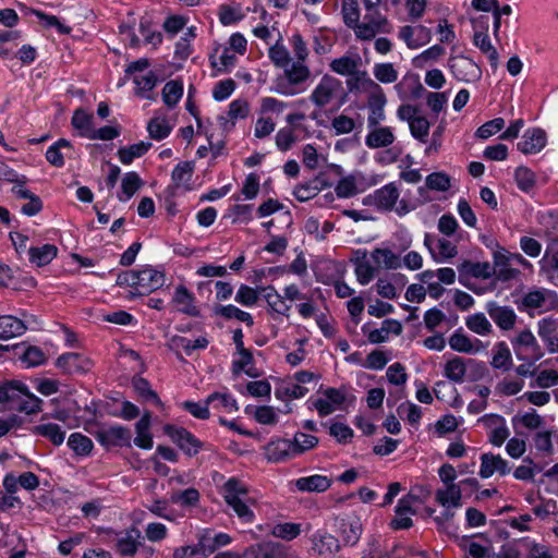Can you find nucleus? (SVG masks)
I'll return each instance as SVG.
<instances>
[{
  "instance_id": "obj_1",
  "label": "nucleus",
  "mask_w": 558,
  "mask_h": 558,
  "mask_svg": "<svg viewBox=\"0 0 558 558\" xmlns=\"http://www.w3.org/2000/svg\"><path fill=\"white\" fill-rule=\"evenodd\" d=\"M345 74V72H341ZM367 72H347L349 78L347 81L350 92H371L367 100V124L368 126H377L385 120L386 97L380 87L372 80L366 77Z\"/></svg>"
},
{
  "instance_id": "obj_2",
  "label": "nucleus",
  "mask_w": 558,
  "mask_h": 558,
  "mask_svg": "<svg viewBox=\"0 0 558 558\" xmlns=\"http://www.w3.org/2000/svg\"><path fill=\"white\" fill-rule=\"evenodd\" d=\"M225 501L230 506L236 515L244 522L254 520V512L250 509L248 489L246 485L235 477L229 478L221 487Z\"/></svg>"
},
{
  "instance_id": "obj_3",
  "label": "nucleus",
  "mask_w": 558,
  "mask_h": 558,
  "mask_svg": "<svg viewBox=\"0 0 558 558\" xmlns=\"http://www.w3.org/2000/svg\"><path fill=\"white\" fill-rule=\"evenodd\" d=\"M520 308L530 315L558 311V295L547 289H536L525 293L521 300Z\"/></svg>"
},
{
  "instance_id": "obj_4",
  "label": "nucleus",
  "mask_w": 558,
  "mask_h": 558,
  "mask_svg": "<svg viewBox=\"0 0 558 558\" xmlns=\"http://www.w3.org/2000/svg\"><path fill=\"white\" fill-rule=\"evenodd\" d=\"M391 29L392 26L388 19L377 11L366 12L363 21H359L353 31L356 38L361 40H371L375 38L377 34H389Z\"/></svg>"
},
{
  "instance_id": "obj_5",
  "label": "nucleus",
  "mask_w": 558,
  "mask_h": 558,
  "mask_svg": "<svg viewBox=\"0 0 558 558\" xmlns=\"http://www.w3.org/2000/svg\"><path fill=\"white\" fill-rule=\"evenodd\" d=\"M94 436L96 440L106 449L114 447H130L132 433L128 427L121 425L100 426Z\"/></svg>"
},
{
  "instance_id": "obj_6",
  "label": "nucleus",
  "mask_w": 558,
  "mask_h": 558,
  "mask_svg": "<svg viewBox=\"0 0 558 558\" xmlns=\"http://www.w3.org/2000/svg\"><path fill=\"white\" fill-rule=\"evenodd\" d=\"M310 555L317 558H331L339 553V539L327 531L318 530L310 538Z\"/></svg>"
},
{
  "instance_id": "obj_7",
  "label": "nucleus",
  "mask_w": 558,
  "mask_h": 558,
  "mask_svg": "<svg viewBox=\"0 0 558 558\" xmlns=\"http://www.w3.org/2000/svg\"><path fill=\"white\" fill-rule=\"evenodd\" d=\"M109 533L113 535L114 549L122 557H133L143 546L141 531L135 527L120 532L110 531Z\"/></svg>"
},
{
  "instance_id": "obj_8",
  "label": "nucleus",
  "mask_w": 558,
  "mask_h": 558,
  "mask_svg": "<svg viewBox=\"0 0 558 558\" xmlns=\"http://www.w3.org/2000/svg\"><path fill=\"white\" fill-rule=\"evenodd\" d=\"M418 502V497L413 494H408L399 499L395 509V518L390 521L389 526L397 530H407L413 525L411 515L416 513L414 505Z\"/></svg>"
},
{
  "instance_id": "obj_9",
  "label": "nucleus",
  "mask_w": 558,
  "mask_h": 558,
  "mask_svg": "<svg viewBox=\"0 0 558 558\" xmlns=\"http://www.w3.org/2000/svg\"><path fill=\"white\" fill-rule=\"evenodd\" d=\"M165 433L189 456L197 454L202 447V442L183 427L167 425Z\"/></svg>"
},
{
  "instance_id": "obj_10",
  "label": "nucleus",
  "mask_w": 558,
  "mask_h": 558,
  "mask_svg": "<svg viewBox=\"0 0 558 558\" xmlns=\"http://www.w3.org/2000/svg\"><path fill=\"white\" fill-rule=\"evenodd\" d=\"M400 192L395 183H388L383 187L374 191L368 198V204L375 206L379 210L390 211L395 207Z\"/></svg>"
},
{
  "instance_id": "obj_11",
  "label": "nucleus",
  "mask_w": 558,
  "mask_h": 558,
  "mask_svg": "<svg viewBox=\"0 0 558 558\" xmlns=\"http://www.w3.org/2000/svg\"><path fill=\"white\" fill-rule=\"evenodd\" d=\"M486 312L501 330H511L515 326L518 316L510 306L499 305L497 302L490 301L486 304Z\"/></svg>"
},
{
  "instance_id": "obj_12",
  "label": "nucleus",
  "mask_w": 558,
  "mask_h": 558,
  "mask_svg": "<svg viewBox=\"0 0 558 558\" xmlns=\"http://www.w3.org/2000/svg\"><path fill=\"white\" fill-rule=\"evenodd\" d=\"M338 532L344 546L356 545L363 532L361 519L355 514L342 518L339 522Z\"/></svg>"
},
{
  "instance_id": "obj_13",
  "label": "nucleus",
  "mask_w": 558,
  "mask_h": 558,
  "mask_svg": "<svg viewBox=\"0 0 558 558\" xmlns=\"http://www.w3.org/2000/svg\"><path fill=\"white\" fill-rule=\"evenodd\" d=\"M172 303L177 306L178 312L184 315L191 317H198L201 315L194 294L182 284L175 288Z\"/></svg>"
},
{
  "instance_id": "obj_14",
  "label": "nucleus",
  "mask_w": 558,
  "mask_h": 558,
  "mask_svg": "<svg viewBox=\"0 0 558 558\" xmlns=\"http://www.w3.org/2000/svg\"><path fill=\"white\" fill-rule=\"evenodd\" d=\"M196 38V27H189L175 43L172 65L180 69L193 52L192 41Z\"/></svg>"
},
{
  "instance_id": "obj_15",
  "label": "nucleus",
  "mask_w": 558,
  "mask_h": 558,
  "mask_svg": "<svg viewBox=\"0 0 558 558\" xmlns=\"http://www.w3.org/2000/svg\"><path fill=\"white\" fill-rule=\"evenodd\" d=\"M511 343L519 359H521L519 351L522 349L530 353L534 362L543 356V351L535 336L529 329L521 330L517 337L511 340Z\"/></svg>"
},
{
  "instance_id": "obj_16",
  "label": "nucleus",
  "mask_w": 558,
  "mask_h": 558,
  "mask_svg": "<svg viewBox=\"0 0 558 558\" xmlns=\"http://www.w3.org/2000/svg\"><path fill=\"white\" fill-rule=\"evenodd\" d=\"M57 366L64 373H86L92 368V361L78 353H64L57 359Z\"/></svg>"
},
{
  "instance_id": "obj_17",
  "label": "nucleus",
  "mask_w": 558,
  "mask_h": 558,
  "mask_svg": "<svg viewBox=\"0 0 558 558\" xmlns=\"http://www.w3.org/2000/svg\"><path fill=\"white\" fill-rule=\"evenodd\" d=\"M469 366L482 367L476 361L464 360L460 356H453L445 364L444 375L451 381L461 384L464 381L466 368Z\"/></svg>"
},
{
  "instance_id": "obj_18",
  "label": "nucleus",
  "mask_w": 558,
  "mask_h": 558,
  "mask_svg": "<svg viewBox=\"0 0 558 558\" xmlns=\"http://www.w3.org/2000/svg\"><path fill=\"white\" fill-rule=\"evenodd\" d=\"M138 292L146 294L161 288L165 283L163 272L151 267H144L137 270Z\"/></svg>"
},
{
  "instance_id": "obj_19",
  "label": "nucleus",
  "mask_w": 558,
  "mask_h": 558,
  "mask_svg": "<svg viewBox=\"0 0 558 558\" xmlns=\"http://www.w3.org/2000/svg\"><path fill=\"white\" fill-rule=\"evenodd\" d=\"M399 37L405 41L410 48H418L430 40L432 32L423 25H407L401 27Z\"/></svg>"
},
{
  "instance_id": "obj_20",
  "label": "nucleus",
  "mask_w": 558,
  "mask_h": 558,
  "mask_svg": "<svg viewBox=\"0 0 558 558\" xmlns=\"http://www.w3.org/2000/svg\"><path fill=\"white\" fill-rule=\"evenodd\" d=\"M495 472L500 475H507L510 472L508 462L502 459L499 454L483 453L481 456V469L480 476L482 478L490 477Z\"/></svg>"
},
{
  "instance_id": "obj_21",
  "label": "nucleus",
  "mask_w": 558,
  "mask_h": 558,
  "mask_svg": "<svg viewBox=\"0 0 558 558\" xmlns=\"http://www.w3.org/2000/svg\"><path fill=\"white\" fill-rule=\"evenodd\" d=\"M546 145V133L541 129L525 131L522 140L518 143V149L525 154H536Z\"/></svg>"
},
{
  "instance_id": "obj_22",
  "label": "nucleus",
  "mask_w": 558,
  "mask_h": 558,
  "mask_svg": "<svg viewBox=\"0 0 558 558\" xmlns=\"http://www.w3.org/2000/svg\"><path fill=\"white\" fill-rule=\"evenodd\" d=\"M325 399H317L313 401V407L317 410L320 416L331 414L336 407L341 405L344 400V393L336 388H328L324 391Z\"/></svg>"
},
{
  "instance_id": "obj_23",
  "label": "nucleus",
  "mask_w": 558,
  "mask_h": 558,
  "mask_svg": "<svg viewBox=\"0 0 558 558\" xmlns=\"http://www.w3.org/2000/svg\"><path fill=\"white\" fill-rule=\"evenodd\" d=\"M557 328V320L551 317L543 318L537 323V333L550 353L558 352Z\"/></svg>"
},
{
  "instance_id": "obj_24",
  "label": "nucleus",
  "mask_w": 558,
  "mask_h": 558,
  "mask_svg": "<svg viewBox=\"0 0 558 558\" xmlns=\"http://www.w3.org/2000/svg\"><path fill=\"white\" fill-rule=\"evenodd\" d=\"M308 77V72H283L277 78L276 89L284 95L300 92L298 86Z\"/></svg>"
},
{
  "instance_id": "obj_25",
  "label": "nucleus",
  "mask_w": 558,
  "mask_h": 558,
  "mask_svg": "<svg viewBox=\"0 0 558 558\" xmlns=\"http://www.w3.org/2000/svg\"><path fill=\"white\" fill-rule=\"evenodd\" d=\"M449 345L453 351L475 354L485 349L483 342L478 339L472 341L466 335L457 330L449 338Z\"/></svg>"
},
{
  "instance_id": "obj_26",
  "label": "nucleus",
  "mask_w": 558,
  "mask_h": 558,
  "mask_svg": "<svg viewBox=\"0 0 558 558\" xmlns=\"http://www.w3.org/2000/svg\"><path fill=\"white\" fill-rule=\"evenodd\" d=\"M372 130L365 137V144L369 148H383L390 146L396 136L392 132V129L389 126H369Z\"/></svg>"
},
{
  "instance_id": "obj_27",
  "label": "nucleus",
  "mask_w": 558,
  "mask_h": 558,
  "mask_svg": "<svg viewBox=\"0 0 558 558\" xmlns=\"http://www.w3.org/2000/svg\"><path fill=\"white\" fill-rule=\"evenodd\" d=\"M197 541L196 545L175 548L172 558H206L213 554V547L207 545V539L202 536V533L198 534Z\"/></svg>"
},
{
  "instance_id": "obj_28",
  "label": "nucleus",
  "mask_w": 558,
  "mask_h": 558,
  "mask_svg": "<svg viewBox=\"0 0 558 558\" xmlns=\"http://www.w3.org/2000/svg\"><path fill=\"white\" fill-rule=\"evenodd\" d=\"M461 276H471L477 279H489L496 272L488 262L464 260L458 266Z\"/></svg>"
},
{
  "instance_id": "obj_29",
  "label": "nucleus",
  "mask_w": 558,
  "mask_h": 558,
  "mask_svg": "<svg viewBox=\"0 0 558 558\" xmlns=\"http://www.w3.org/2000/svg\"><path fill=\"white\" fill-rule=\"evenodd\" d=\"M265 456L271 462H279L294 457L293 444L288 439L272 440L265 447Z\"/></svg>"
},
{
  "instance_id": "obj_30",
  "label": "nucleus",
  "mask_w": 558,
  "mask_h": 558,
  "mask_svg": "<svg viewBox=\"0 0 558 558\" xmlns=\"http://www.w3.org/2000/svg\"><path fill=\"white\" fill-rule=\"evenodd\" d=\"M332 481L325 475H311L295 481V487L300 492L324 493L331 486Z\"/></svg>"
},
{
  "instance_id": "obj_31",
  "label": "nucleus",
  "mask_w": 558,
  "mask_h": 558,
  "mask_svg": "<svg viewBox=\"0 0 558 558\" xmlns=\"http://www.w3.org/2000/svg\"><path fill=\"white\" fill-rule=\"evenodd\" d=\"M435 499L445 508H460L462 506V490L459 484L446 485L438 489Z\"/></svg>"
},
{
  "instance_id": "obj_32",
  "label": "nucleus",
  "mask_w": 558,
  "mask_h": 558,
  "mask_svg": "<svg viewBox=\"0 0 558 558\" xmlns=\"http://www.w3.org/2000/svg\"><path fill=\"white\" fill-rule=\"evenodd\" d=\"M41 400L31 393L24 385H21V393L14 401L12 409L26 414H35L41 410Z\"/></svg>"
},
{
  "instance_id": "obj_33",
  "label": "nucleus",
  "mask_w": 558,
  "mask_h": 558,
  "mask_svg": "<svg viewBox=\"0 0 558 558\" xmlns=\"http://www.w3.org/2000/svg\"><path fill=\"white\" fill-rule=\"evenodd\" d=\"M27 327L24 322L12 316L3 315L0 316V339L9 340L14 337L22 336L26 331Z\"/></svg>"
},
{
  "instance_id": "obj_34",
  "label": "nucleus",
  "mask_w": 558,
  "mask_h": 558,
  "mask_svg": "<svg viewBox=\"0 0 558 558\" xmlns=\"http://www.w3.org/2000/svg\"><path fill=\"white\" fill-rule=\"evenodd\" d=\"M337 87L338 84L333 78L325 76L322 83L314 89L311 96L312 101L318 107L326 106L330 102Z\"/></svg>"
},
{
  "instance_id": "obj_35",
  "label": "nucleus",
  "mask_w": 558,
  "mask_h": 558,
  "mask_svg": "<svg viewBox=\"0 0 558 558\" xmlns=\"http://www.w3.org/2000/svg\"><path fill=\"white\" fill-rule=\"evenodd\" d=\"M371 257L377 269H397L401 266L400 257L389 248H374Z\"/></svg>"
},
{
  "instance_id": "obj_36",
  "label": "nucleus",
  "mask_w": 558,
  "mask_h": 558,
  "mask_svg": "<svg viewBox=\"0 0 558 558\" xmlns=\"http://www.w3.org/2000/svg\"><path fill=\"white\" fill-rule=\"evenodd\" d=\"M492 366L497 369L507 372L512 366V355L508 344L504 341L494 344L492 350Z\"/></svg>"
},
{
  "instance_id": "obj_37",
  "label": "nucleus",
  "mask_w": 558,
  "mask_h": 558,
  "mask_svg": "<svg viewBox=\"0 0 558 558\" xmlns=\"http://www.w3.org/2000/svg\"><path fill=\"white\" fill-rule=\"evenodd\" d=\"M150 417V412H145L135 424L136 437L134 438V444L142 449H150L154 444L149 433Z\"/></svg>"
},
{
  "instance_id": "obj_38",
  "label": "nucleus",
  "mask_w": 558,
  "mask_h": 558,
  "mask_svg": "<svg viewBox=\"0 0 558 558\" xmlns=\"http://www.w3.org/2000/svg\"><path fill=\"white\" fill-rule=\"evenodd\" d=\"M238 54L228 46L219 45L210 53V63L213 68L221 70V68L234 66Z\"/></svg>"
},
{
  "instance_id": "obj_39",
  "label": "nucleus",
  "mask_w": 558,
  "mask_h": 558,
  "mask_svg": "<svg viewBox=\"0 0 558 558\" xmlns=\"http://www.w3.org/2000/svg\"><path fill=\"white\" fill-rule=\"evenodd\" d=\"M57 253L58 248L53 244H44L28 248L29 262L38 267L48 265L57 256Z\"/></svg>"
},
{
  "instance_id": "obj_40",
  "label": "nucleus",
  "mask_w": 558,
  "mask_h": 558,
  "mask_svg": "<svg viewBox=\"0 0 558 558\" xmlns=\"http://www.w3.org/2000/svg\"><path fill=\"white\" fill-rule=\"evenodd\" d=\"M32 433L36 436H41L48 439L54 446H60L63 444L65 438V432L54 423H44L36 425L32 428Z\"/></svg>"
},
{
  "instance_id": "obj_41",
  "label": "nucleus",
  "mask_w": 558,
  "mask_h": 558,
  "mask_svg": "<svg viewBox=\"0 0 558 558\" xmlns=\"http://www.w3.org/2000/svg\"><path fill=\"white\" fill-rule=\"evenodd\" d=\"M133 83L135 84V94L142 98L151 99L153 97L148 94L154 89L157 83V77L154 72H133Z\"/></svg>"
},
{
  "instance_id": "obj_42",
  "label": "nucleus",
  "mask_w": 558,
  "mask_h": 558,
  "mask_svg": "<svg viewBox=\"0 0 558 558\" xmlns=\"http://www.w3.org/2000/svg\"><path fill=\"white\" fill-rule=\"evenodd\" d=\"M510 256L505 251L494 252V265H492L496 272V276L500 280H509L515 277L518 271L509 267Z\"/></svg>"
},
{
  "instance_id": "obj_43",
  "label": "nucleus",
  "mask_w": 558,
  "mask_h": 558,
  "mask_svg": "<svg viewBox=\"0 0 558 558\" xmlns=\"http://www.w3.org/2000/svg\"><path fill=\"white\" fill-rule=\"evenodd\" d=\"M400 93L404 97L416 99L420 98L425 92L424 86L421 84L420 78L414 73H408L402 81L398 84Z\"/></svg>"
},
{
  "instance_id": "obj_44",
  "label": "nucleus",
  "mask_w": 558,
  "mask_h": 558,
  "mask_svg": "<svg viewBox=\"0 0 558 558\" xmlns=\"http://www.w3.org/2000/svg\"><path fill=\"white\" fill-rule=\"evenodd\" d=\"M282 546L274 543H262L247 548L244 558H276L281 554Z\"/></svg>"
},
{
  "instance_id": "obj_45",
  "label": "nucleus",
  "mask_w": 558,
  "mask_h": 558,
  "mask_svg": "<svg viewBox=\"0 0 558 558\" xmlns=\"http://www.w3.org/2000/svg\"><path fill=\"white\" fill-rule=\"evenodd\" d=\"M68 446L80 457L89 456L94 448L92 439L82 433L71 434L68 439Z\"/></svg>"
},
{
  "instance_id": "obj_46",
  "label": "nucleus",
  "mask_w": 558,
  "mask_h": 558,
  "mask_svg": "<svg viewBox=\"0 0 558 558\" xmlns=\"http://www.w3.org/2000/svg\"><path fill=\"white\" fill-rule=\"evenodd\" d=\"M151 146L149 142H140L118 150L119 159L124 165H130L135 158L142 157Z\"/></svg>"
},
{
  "instance_id": "obj_47",
  "label": "nucleus",
  "mask_w": 558,
  "mask_h": 558,
  "mask_svg": "<svg viewBox=\"0 0 558 558\" xmlns=\"http://www.w3.org/2000/svg\"><path fill=\"white\" fill-rule=\"evenodd\" d=\"M474 45L487 57L490 68L498 66V53L492 46L488 34L473 35Z\"/></svg>"
},
{
  "instance_id": "obj_48",
  "label": "nucleus",
  "mask_w": 558,
  "mask_h": 558,
  "mask_svg": "<svg viewBox=\"0 0 558 558\" xmlns=\"http://www.w3.org/2000/svg\"><path fill=\"white\" fill-rule=\"evenodd\" d=\"M94 117L83 109L75 110L72 117V125L80 131V134L86 138L89 137L94 129Z\"/></svg>"
},
{
  "instance_id": "obj_49",
  "label": "nucleus",
  "mask_w": 558,
  "mask_h": 558,
  "mask_svg": "<svg viewBox=\"0 0 558 558\" xmlns=\"http://www.w3.org/2000/svg\"><path fill=\"white\" fill-rule=\"evenodd\" d=\"M71 143L65 138H60L52 144L46 151L47 161L54 167H62L64 165V157L61 153L62 149H71Z\"/></svg>"
},
{
  "instance_id": "obj_50",
  "label": "nucleus",
  "mask_w": 558,
  "mask_h": 558,
  "mask_svg": "<svg viewBox=\"0 0 558 558\" xmlns=\"http://www.w3.org/2000/svg\"><path fill=\"white\" fill-rule=\"evenodd\" d=\"M465 325L471 331L480 336H487L493 332V326L483 313L469 316Z\"/></svg>"
},
{
  "instance_id": "obj_51",
  "label": "nucleus",
  "mask_w": 558,
  "mask_h": 558,
  "mask_svg": "<svg viewBox=\"0 0 558 558\" xmlns=\"http://www.w3.org/2000/svg\"><path fill=\"white\" fill-rule=\"evenodd\" d=\"M265 299L267 304L274 312L283 316H289V311L291 306L284 302V294L281 295L277 292L275 288L268 287L267 293L265 294Z\"/></svg>"
},
{
  "instance_id": "obj_52",
  "label": "nucleus",
  "mask_w": 558,
  "mask_h": 558,
  "mask_svg": "<svg viewBox=\"0 0 558 558\" xmlns=\"http://www.w3.org/2000/svg\"><path fill=\"white\" fill-rule=\"evenodd\" d=\"M292 47H293V53L296 59V61L293 63L291 70H308L304 65V61L308 54V50L306 47V44L304 43L301 35L295 34L291 38Z\"/></svg>"
},
{
  "instance_id": "obj_53",
  "label": "nucleus",
  "mask_w": 558,
  "mask_h": 558,
  "mask_svg": "<svg viewBox=\"0 0 558 558\" xmlns=\"http://www.w3.org/2000/svg\"><path fill=\"white\" fill-rule=\"evenodd\" d=\"M341 14L344 24L354 29L360 21V8L357 0H342Z\"/></svg>"
},
{
  "instance_id": "obj_54",
  "label": "nucleus",
  "mask_w": 558,
  "mask_h": 558,
  "mask_svg": "<svg viewBox=\"0 0 558 558\" xmlns=\"http://www.w3.org/2000/svg\"><path fill=\"white\" fill-rule=\"evenodd\" d=\"M216 314L225 317L226 319H238L239 322L245 323L247 326H253L254 320L250 313L238 308L234 305H225L216 310Z\"/></svg>"
},
{
  "instance_id": "obj_55",
  "label": "nucleus",
  "mask_w": 558,
  "mask_h": 558,
  "mask_svg": "<svg viewBox=\"0 0 558 558\" xmlns=\"http://www.w3.org/2000/svg\"><path fill=\"white\" fill-rule=\"evenodd\" d=\"M301 524L293 522L278 523L272 527L271 534L275 537L293 541L301 534Z\"/></svg>"
},
{
  "instance_id": "obj_56",
  "label": "nucleus",
  "mask_w": 558,
  "mask_h": 558,
  "mask_svg": "<svg viewBox=\"0 0 558 558\" xmlns=\"http://www.w3.org/2000/svg\"><path fill=\"white\" fill-rule=\"evenodd\" d=\"M207 404H211L214 409H223L227 412L238 411V404L228 393L214 392L207 397Z\"/></svg>"
},
{
  "instance_id": "obj_57",
  "label": "nucleus",
  "mask_w": 558,
  "mask_h": 558,
  "mask_svg": "<svg viewBox=\"0 0 558 558\" xmlns=\"http://www.w3.org/2000/svg\"><path fill=\"white\" fill-rule=\"evenodd\" d=\"M132 385L140 397H142L146 401H151L155 404H161L160 399L158 398L157 393L150 388V385L147 379L136 376L132 379Z\"/></svg>"
},
{
  "instance_id": "obj_58",
  "label": "nucleus",
  "mask_w": 558,
  "mask_h": 558,
  "mask_svg": "<svg viewBox=\"0 0 558 558\" xmlns=\"http://www.w3.org/2000/svg\"><path fill=\"white\" fill-rule=\"evenodd\" d=\"M140 33L144 37V43L157 48L162 43V34L151 28V23L148 19H141Z\"/></svg>"
},
{
  "instance_id": "obj_59",
  "label": "nucleus",
  "mask_w": 558,
  "mask_h": 558,
  "mask_svg": "<svg viewBox=\"0 0 558 558\" xmlns=\"http://www.w3.org/2000/svg\"><path fill=\"white\" fill-rule=\"evenodd\" d=\"M409 128L411 135L415 140L420 141L421 143L427 142L430 123L425 117L417 116L414 120L411 121Z\"/></svg>"
},
{
  "instance_id": "obj_60",
  "label": "nucleus",
  "mask_w": 558,
  "mask_h": 558,
  "mask_svg": "<svg viewBox=\"0 0 558 558\" xmlns=\"http://www.w3.org/2000/svg\"><path fill=\"white\" fill-rule=\"evenodd\" d=\"M183 94V85L179 81L168 82L162 89V99L165 104L172 107L178 104Z\"/></svg>"
},
{
  "instance_id": "obj_61",
  "label": "nucleus",
  "mask_w": 558,
  "mask_h": 558,
  "mask_svg": "<svg viewBox=\"0 0 558 558\" xmlns=\"http://www.w3.org/2000/svg\"><path fill=\"white\" fill-rule=\"evenodd\" d=\"M193 174V166L191 162H181L175 166L172 171V181L175 187H187Z\"/></svg>"
},
{
  "instance_id": "obj_62",
  "label": "nucleus",
  "mask_w": 558,
  "mask_h": 558,
  "mask_svg": "<svg viewBox=\"0 0 558 558\" xmlns=\"http://www.w3.org/2000/svg\"><path fill=\"white\" fill-rule=\"evenodd\" d=\"M21 393V384L11 381L0 384V403L7 404L10 409Z\"/></svg>"
},
{
  "instance_id": "obj_63",
  "label": "nucleus",
  "mask_w": 558,
  "mask_h": 558,
  "mask_svg": "<svg viewBox=\"0 0 558 558\" xmlns=\"http://www.w3.org/2000/svg\"><path fill=\"white\" fill-rule=\"evenodd\" d=\"M149 136L154 140L160 141L166 138L171 131V126L163 118H154L147 125Z\"/></svg>"
},
{
  "instance_id": "obj_64",
  "label": "nucleus",
  "mask_w": 558,
  "mask_h": 558,
  "mask_svg": "<svg viewBox=\"0 0 558 558\" xmlns=\"http://www.w3.org/2000/svg\"><path fill=\"white\" fill-rule=\"evenodd\" d=\"M543 269L558 275V242L550 243L541 260Z\"/></svg>"
}]
</instances>
